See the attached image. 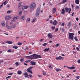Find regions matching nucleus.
Masks as SVG:
<instances>
[{
    "label": "nucleus",
    "mask_w": 80,
    "mask_h": 80,
    "mask_svg": "<svg viewBox=\"0 0 80 80\" xmlns=\"http://www.w3.org/2000/svg\"><path fill=\"white\" fill-rule=\"evenodd\" d=\"M26 58H27V59L32 60V59H37V58H42V56L40 55L33 54L31 56H26Z\"/></svg>",
    "instance_id": "f257e3e1"
},
{
    "label": "nucleus",
    "mask_w": 80,
    "mask_h": 80,
    "mask_svg": "<svg viewBox=\"0 0 80 80\" xmlns=\"http://www.w3.org/2000/svg\"><path fill=\"white\" fill-rule=\"evenodd\" d=\"M30 8L32 10H34L35 8H36V4L33 2H32L29 6Z\"/></svg>",
    "instance_id": "f03ea898"
},
{
    "label": "nucleus",
    "mask_w": 80,
    "mask_h": 80,
    "mask_svg": "<svg viewBox=\"0 0 80 80\" xmlns=\"http://www.w3.org/2000/svg\"><path fill=\"white\" fill-rule=\"evenodd\" d=\"M40 8H38L37 9L36 12V16L37 17L39 16L40 13Z\"/></svg>",
    "instance_id": "7ed1b4c3"
},
{
    "label": "nucleus",
    "mask_w": 80,
    "mask_h": 80,
    "mask_svg": "<svg viewBox=\"0 0 80 80\" xmlns=\"http://www.w3.org/2000/svg\"><path fill=\"white\" fill-rule=\"evenodd\" d=\"M74 34L73 33H69V39H71L72 40H73V35Z\"/></svg>",
    "instance_id": "20e7f679"
},
{
    "label": "nucleus",
    "mask_w": 80,
    "mask_h": 80,
    "mask_svg": "<svg viewBox=\"0 0 80 80\" xmlns=\"http://www.w3.org/2000/svg\"><path fill=\"white\" fill-rule=\"evenodd\" d=\"M33 68V67H31L30 68H29L27 70V72H28L29 73H30L31 74H32L33 73V72H32V71H31V69H32Z\"/></svg>",
    "instance_id": "39448f33"
},
{
    "label": "nucleus",
    "mask_w": 80,
    "mask_h": 80,
    "mask_svg": "<svg viewBox=\"0 0 80 80\" xmlns=\"http://www.w3.org/2000/svg\"><path fill=\"white\" fill-rule=\"evenodd\" d=\"M47 35L48 38L51 39L53 38V35L51 33H48Z\"/></svg>",
    "instance_id": "423d86ee"
},
{
    "label": "nucleus",
    "mask_w": 80,
    "mask_h": 80,
    "mask_svg": "<svg viewBox=\"0 0 80 80\" xmlns=\"http://www.w3.org/2000/svg\"><path fill=\"white\" fill-rule=\"evenodd\" d=\"M12 16L10 15H8L5 16V19L6 20L9 19V18H11Z\"/></svg>",
    "instance_id": "0eeeda50"
},
{
    "label": "nucleus",
    "mask_w": 80,
    "mask_h": 80,
    "mask_svg": "<svg viewBox=\"0 0 80 80\" xmlns=\"http://www.w3.org/2000/svg\"><path fill=\"white\" fill-rule=\"evenodd\" d=\"M24 5V4L22 2H21L18 4V7H23Z\"/></svg>",
    "instance_id": "6e6552de"
},
{
    "label": "nucleus",
    "mask_w": 80,
    "mask_h": 80,
    "mask_svg": "<svg viewBox=\"0 0 80 80\" xmlns=\"http://www.w3.org/2000/svg\"><path fill=\"white\" fill-rule=\"evenodd\" d=\"M64 58L63 57L59 56L56 58V60H63Z\"/></svg>",
    "instance_id": "1a4fd4ad"
},
{
    "label": "nucleus",
    "mask_w": 80,
    "mask_h": 80,
    "mask_svg": "<svg viewBox=\"0 0 80 80\" xmlns=\"http://www.w3.org/2000/svg\"><path fill=\"white\" fill-rule=\"evenodd\" d=\"M22 21H24L25 19V15H24L21 16V18H20Z\"/></svg>",
    "instance_id": "9d476101"
},
{
    "label": "nucleus",
    "mask_w": 80,
    "mask_h": 80,
    "mask_svg": "<svg viewBox=\"0 0 80 80\" xmlns=\"http://www.w3.org/2000/svg\"><path fill=\"white\" fill-rule=\"evenodd\" d=\"M5 43H8V44H12L13 42L10 41H6Z\"/></svg>",
    "instance_id": "9b49d317"
},
{
    "label": "nucleus",
    "mask_w": 80,
    "mask_h": 80,
    "mask_svg": "<svg viewBox=\"0 0 80 80\" xmlns=\"http://www.w3.org/2000/svg\"><path fill=\"white\" fill-rule=\"evenodd\" d=\"M65 9L64 8L62 9L61 11V14L63 15V14H64V13H65Z\"/></svg>",
    "instance_id": "f8f14e48"
},
{
    "label": "nucleus",
    "mask_w": 80,
    "mask_h": 80,
    "mask_svg": "<svg viewBox=\"0 0 80 80\" xmlns=\"http://www.w3.org/2000/svg\"><path fill=\"white\" fill-rule=\"evenodd\" d=\"M2 27H5V21H2L1 22Z\"/></svg>",
    "instance_id": "ddd939ff"
},
{
    "label": "nucleus",
    "mask_w": 80,
    "mask_h": 80,
    "mask_svg": "<svg viewBox=\"0 0 80 80\" xmlns=\"http://www.w3.org/2000/svg\"><path fill=\"white\" fill-rule=\"evenodd\" d=\"M24 74L25 75V77L26 78H27L28 77V73H27V72H25Z\"/></svg>",
    "instance_id": "4468645a"
},
{
    "label": "nucleus",
    "mask_w": 80,
    "mask_h": 80,
    "mask_svg": "<svg viewBox=\"0 0 80 80\" xmlns=\"http://www.w3.org/2000/svg\"><path fill=\"white\" fill-rule=\"evenodd\" d=\"M67 67L68 68V69H70V70H72L75 68V67L73 66H72V67Z\"/></svg>",
    "instance_id": "2eb2a0df"
},
{
    "label": "nucleus",
    "mask_w": 80,
    "mask_h": 80,
    "mask_svg": "<svg viewBox=\"0 0 80 80\" xmlns=\"http://www.w3.org/2000/svg\"><path fill=\"white\" fill-rule=\"evenodd\" d=\"M75 3L76 4H78L80 3V1H79V0H75Z\"/></svg>",
    "instance_id": "dca6fc26"
},
{
    "label": "nucleus",
    "mask_w": 80,
    "mask_h": 80,
    "mask_svg": "<svg viewBox=\"0 0 80 80\" xmlns=\"http://www.w3.org/2000/svg\"><path fill=\"white\" fill-rule=\"evenodd\" d=\"M30 63H31V65H35L36 64V62L33 61H31Z\"/></svg>",
    "instance_id": "f3484780"
},
{
    "label": "nucleus",
    "mask_w": 80,
    "mask_h": 80,
    "mask_svg": "<svg viewBox=\"0 0 80 80\" xmlns=\"http://www.w3.org/2000/svg\"><path fill=\"white\" fill-rule=\"evenodd\" d=\"M14 52V50L12 51L11 50V49H9L7 51V52H8V53H12V52Z\"/></svg>",
    "instance_id": "a211bd4d"
},
{
    "label": "nucleus",
    "mask_w": 80,
    "mask_h": 80,
    "mask_svg": "<svg viewBox=\"0 0 80 80\" xmlns=\"http://www.w3.org/2000/svg\"><path fill=\"white\" fill-rule=\"evenodd\" d=\"M54 22H53V25H57V21H56V20H55L54 21Z\"/></svg>",
    "instance_id": "6ab92c4d"
},
{
    "label": "nucleus",
    "mask_w": 80,
    "mask_h": 80,
    "mask_svg": "<svg viewBox=\"0 0 80 80\" xmlns=\"http://www.w3.org/2000/svg\"><path fill=\"white\" fill-rule=\"evenodd\" d=\"M71 25H72V22H69V23L68 24V28H69L71 26Z\"/></svg>",
    "instance_id": "aec40b11"
},
{
    "label": "nucleus",
    "mask_w": 80,
    "mask_h": 80,
    "mask_svg": "<svg viewBox=\"0 0 80 80\" xmlns=\"http://www.w3.org/2000/svg\"><path fill=\"white\" fill-rule=\"evenodd\" d=\"M6 28H8V29H10L11 28H12L10 26H8V25H6Z\"/></svg>",
    "instance_id": "412c9836"
},
{
    "label": "nucleus",
    "mask_w": 80,
    "mask_h": 80,
    "mask_svg": "<svg viewBox=\"0 0 80 80\" xmlns=\"http://www.w3.org/2000/svg\"><path fill=\"white\" fill-rule=\"evenodd\" d=\"M55 70L57 72H59V71H61V69L59 68H56L55 69Z\"/></svg>",
    "instance_id": "4be33fe9"
},
{
    "label": "nucleus",
    "mask_w": 80,
    "mask_h": 80,
    "mask_svg": "<svg viewBox=\"0 0 80 80\" xmlns=\"http://www.w3.org/2000/svg\"><path fill=\"white\" fill-rule=\"evenodd\" d=\"M74 38L75 41H76V42H78V38H77V37L76 36H75L74 37Z\"/></svg>",
    "instance_id": "5701e85b"
},
{
    "label": "nucleus",
    "mask_w": 80,
    "mask_h": 80,
    "mask_svg": "<svg viewBox=\"0 0 80 80\" xmlns=\"http://www.w3.org/2000/svg\"><path fill=\"white\" fill-rule=\"evenodd\" d=\"M65 10L66 12H68V10H69V8H65Z\"/></svg>",
    "instance_id": "b1692460"
},
{
    "label": "nucleus",
    "mask_w": 80,
    "mask_h": 80,
    "mask_svg": "<svg viewBox=\"0 0 80 80\" xmlns=\"http://www.w3.org/2000/svg\"><path fill=\"white\" fill-rule=\"evenodd\" d=\"M50 49V48H45L44 50V52H48V50H49Z\"/></svg>",
    "instance_id": "393cba45"
},
{
    "label": "nucleus",
    "mask_w": 80,
    "mask_h": 80,
    "mask_svg": "<svg viewBox=\"0 0 80 80\" xmlns=\"http://www.w3.org/2000/svg\"><path fill=\"white\" fill-rule=\"evenodd\" d=\"M18 73L19 75H20V74H22V71H21L19 70L18 71Z\"/></svg>",
    "instance_id": "a878e982"
},
{
    "label": "nucleus",
    "mask_w": 80,
    "mask_h": 80,
    "mask_svg": "<svg viewBox=\"0 0 80 80\" xmlns=\"http://www.w3.org/2000/svg\"><path fill=\"white\" fill-rule=\"evenodd\" d=\"M52 12H53V13H54L55 12H56V8H53L52 10Z\"/></svg>",
    "instance_id": "bb28decb"
},
{
    "label": "nucleus",
    "mask_w": 80,
    "mask_h": 80,
    "mask_svg": "<svg viewBox=\"0 0 80 80\" xmlns=\"http://www.w3.org/2000/svg\"><path fill=\"white\" fill-rule=\"evenodd\" d=\"M67 2V0H62V3H65Z\"/></svg>",
    "instance_id": "cd10ccee"
},
{
    "label": "nucleus",
    "mask_w": 80,
    "mask_h": 80,
    "mask_svg": "<svg viewBox=\"0 0 80 80\" xmlns=\"http://www.w3.org/2000/svg\"><path fill=\"white\" fill-rule=\"evenodd\" d=\"M12 11L9 10L7 12V13L9 14V13H12Z\"/></svg>",
    "instance_id": "c85d7f7f"
},
{
    "label": "nucleus",
    "mask_w": 80,
    "mask_h": 80,
    "mask_svg": "<svg viewBox=\"0 0 80 80\" xmlns=\"http://www.w3.org/2000/svg\"><path fill=\"white\" fill-rule=\"evenodd\" d=\"M15 27H16V25L13 24L12 25V27H11V28H15Z\"/></svg>",
    "instance_id": "c756f323"
},
{
    "label": "nucleus",
    "mask_w": 80,
    "mask_h": 80,
    "mask_svg": "<svg viewBox=\"0 0 80 80\" xmlns=\"http://www.w3.org/2000/svg\"><path fill=\"white\" fill-rule=\"evenodd\" d=\"M20 62H23V61H24V58H20Z\"/></svg>",
    "instance_id": "7c9ffc66"
},
{
    "label": "nucleus",
    "mask_w": 80,
    "mask_h": 80,
    "mask_svg": "<svg viewBox=\"0 0 80 80\" xmlns=\"http://www.w3.org/2000/svg\"><path fill=\"white\" fill-rule=\"evenodd\" d=\"M13 48H15V49H17V48H18V47L16 46H13Z\"/></svg>",
    "instance_id": "2f4dec72"
},
{
    "label": "nucleus",
    "mask_w": 80,
    "mask_h": 80,
    "mask_svg": "<svg viewBox=\"0 0 80 80\" xmlns=\"http://www.w3.org/2000/svg\"><path fill=\"white\" fill-rule=\"evenodd\" d=\"M77 25L75 24L73 26V28H74V29H75L76 28H77Z\"/></svg>",
    "instance_id": "473e14b6"
},
{
    "label": "nucleus",
    "mask_w": 80,
    "mask_h": 80,
    "mask_svg": "<svg viewBox=\"0 0 80 80\" xmlns=\"http://www.w3.org/2000/svg\"><path fill=\"white\" fill-rule=\"evenodd\" d=\"M36 18H34L32 20V22L33 23V22H35V20H36Z\"/></svg>",
    "instance_id": "72a5a7b5"
},
{
    "label": "nucleus",
    "mask_w": 80,
    "mask_h": 80,
    "mask_svg": "<svg viewBox=\"0 0 80 80\" xmlns=\"http://www.w3.org/2000/svg\"><path fill=\"white\" fill-rule=\"evenodd\" d=\"M30 21V18H28L27 19V20L26 21L27 22H29Z\"/></svg>",
    "instance_id": "f704fd0d"
},
{
    "label": "nucleus",
    "mask_w": 80,
    "mask_h": 80,
    "mask_svg": "<svg viewBox=\"0 0 80 80\" xmlns=\"http://www.w3.org/2000/svg\"><path fill=\"white\" fill-rule=\"evenodd\" d=\"M18 45H22V43L18 42Z\"/></svg>",
    "instance_id": "c9c22d12"
},
{
    "label": "nucleus",
    "mask_w": 80,
    "mask_h": 80,
    "mask_svg": "<svg viewBox=\"0 0 80 80\" xmlns=\"http://www.w3.org/2000/svg\"><path fill=\"white\" fill-rule=\"evenodd\" d=\"M22 11H21L19 12V15H22Z\"/></svg>",
    "instance_id": "e433bc0d"
},
{
    "label": "nucleus",
    "mask_w": 80,
    "mask_h": 80,
    "mask_svg": "<svg viewBox=\"0 0 80 80\" xmlns=\"http://www.w3.org/2000/svg\"><path fill=\"white\" fill-rule=\"evenodd\" d=\"M47 45V43H44L42 44V46H46Z\"/></svg>",
    "instance_id": "4c0bfd02"
},
{
    "label": "nucleus",
    "mask_w": 80,
    "mask_h": 80,
    "mask_svg": "<svg viewBox=\"0 0 80 80\" xmlns=\"http://www.w3.org/2000/svg\"><path fill=\"white\" fill-rule=\"evenodd\" d=\"M29 7V6H25V9H27Z\"/></svg>",
    "instance_id": "58836bf2"
},
{
    "label": "nucleus",
    "mask_w": 80,
    "mask_h": 80,
    "mask_svg": "<svg viewBox=\"0 0 80 80\" xmlns=\"http://www.w3.org/2000/svg\"><path fill=\"white\" fill-rule=\"evenodd\" d=\"M76 78L77 79H79L80 78V76H76Z\"/></svg>",
    "instance_id": "ea45409f"
},
{
    "label": "nucleus",
    "mask_w": 80,
    "mask_h": 80,
    "mask_svg": "<svg viewBox=\"0 0 80 80\" xmlns=\"http://www.w3.org/2000/svg\"><path fill=\"white\" fill-rule=\"evenodd\" d=\"M7 1H5L3 3V4L4 5H6L7 4Z\"/></svg>",
    "instance_id": "a19ab883"
},
{
    "label": "nucleus",
    "mask_w": 80,
    "mask_h": 80,
    "mask_svg": "<svg viewBox=\"0 0 80 80\" xmlns=\"http://www.w3.org/2000/svg\"><path fill=\"white\" fill-rule=\"evenodd\" d=\"M79 8V6H76V9H78Z\"/></svg>",
    "instance_id": "79ce46f5"
},
{
    "label": "nucleus",
    "mask_w": 80,
    "mask_h": 80,
    "mask_svg": "<svg viewBox=\"0 0 80 80\" xmlns=\"http://www.w3.org/2000/svg\"><path fill=\"white\" fill-rule=\"evenodd\" d=\"M13 20H17V18L16 17H14L13 18Z\"/></svg>",
    "instance_id": "37998d69"
},
{
    "label": "nucleus",
    "mask_w": 80,
    "mask_h": 80,
    "mask_svg": "<svg viewBox=\"0 0 80 80\" xmlns=\"http://www.w3.org/2000/svg\"><path fill=\"white\" fill-rule=\"evenodd\" d=\"M15 64L17 66H18V65H19V64H18V62H16L15 63Z\"/></svg>",
    "instance_id": "c03bdc74"
},
{
    "label": "nucleus",
    "mask_w": 80,
    "mask_h": 80,
    "mask_svg": "<svg viewBox=\"0 0 80 80\" xmlns=\"http://www.w3.org/2000/svg\"><path fill=\"white\" fill-rule=\"evenodd\" d=\"M27 50H28V48L27 47H26V48L25 49V51H27Z\"/></svg>",
    "instance_id": "a18cd8bd"
},
{
    "label": "nucleus",
    "mask_w": 80,
    "mask_h": 80,
    "mask_svg": "<svg viewBox=\"0 0 80 80\" xmlns=\"http://www.w3.org/2000/svg\"><path fill=\"white\" fill-rule=\"evenodd\" d=\"M55 28V27H52V30H54Z\"/></svg>",
    "instance_id": "49530a36"
},
{
    "label": "nucleus",
    "mask_w": 80,
    "mask_h": 80,
    "mask_svg": "<svg viewBox=\"0 0 80 80\" xmlns=\"http://www.w3.org/2000/svg\"><path fill=\"white\" fill-rule=\"evenodd\" d=\"M70 12H71V8H69V11L68 12V13H70Z\"/></svg>",
    "instance_id": "de8ad7c7"
},
{
    "label": "nucleus",
    "mask_w": 80,
    "mask_h": 80,
    "mask_svg": "<svg viewBox=\"0 0 80 80\" xmlns=\"http://www.w3.org/2000/svg\"><path fill=\"white\" fill-rule=\"evenodd\" d=\"M11 76H9L6 78V79H7V78H11Z\"/></svg>",
    "instance_id": "09e8293b"
},
{
    "label": "nucleus",
    "mask_w": 80,
    "mask_h": 80,
    "mask_svg": "<svg viewBox=\"0 0 80 80\" xmlns=\"http://www.w3.org/2000/svg\"><path fill=\"white\" fill-rule=\"evenodd\" d=\"M59 46V44H57L55 45V47H58Z\"/></svg>",
    "instance_id": "8fccbe9b"
},
{
    "label": "nucleus",
    "mask_w": 80,
    "mask_h": 80,
    "mask_svg": "<svg viewBox=\"0 0 80 80\" xmlns=\"http://www.w3.org/2000/svg\"><path fill=\"white\" fill-rule=\"evenodd\" d=\"M58 28L55 29L56 32H58Z\"/></svg>",
    "instance_id": "3c124183"
},
{
    "label": "nucleus",
    "mask_w": 80,
    "mask_h": 80,
    "mask_svg": "<svg viewBox=\"0 0 80 80\" xmlns=\"http://www.w3.org/2000/svg\"><path fill=\"white\" fill-rule=\"evenodd\" d=\"M28 77H30V78H32V75L29 74L28 75Z\"/></svg>",
    "instance_id": "603ef678"
},
{
    "label": "nucleus",
    "mask_w": 80,
    "mask_h": 80,
    "mask_svg": "<svg viewBox=\"0 0 80 80\" xmlns=\"http://www.w3.org/2000/svg\"><path fill=\"white\" fill-rule=\"evenodd\" d=\"M22 10H24V9H25V6H23V7H22Z\"/></svg>",
    "instance_id": "864d4df0"
},
{
    "label": "nucleus",
    "mask_w": 80,
    "mask_h": 80,
    "mask_svg": "<svg viewBox=\"0 0 80 80\" xmlns=\"http://www.w3.org/2000/svg\"><path fill=\"white\" fill-rule=\"evenodd\" d=\"M13 74V73L12 72H11L10 73H9L8 74L9 75H12Z\"/></svg>",
    "instance_id": "5fc2aeb1"
},
{
    "label": "nucleus",
    "mask_w": 80,
    "mask_h": 80,
    "mask_svg": "<svg viewBox=\"0 0 80 80\" xmlns=\"http://www.w3.org/2000/svg\"><path fill=\"white\" fill-rule=\"evenodd\" d=\"M76 49H77V50L78 51H79V48H78V47H77V48H76Z\"/></svg>",
    "instance_id": "6e6d98bb"
},
{
    "label": "nucleus",
    "mask_w": 80,
    "mask_h": 80,
    "mask_svg": "<svg viewBox=\"0 0 80 80\" xmlns=\"http://www.w3.org/2000/svg\"><path fill=\"white\" fill-rule=\"evenodd\" d=\"M53 22L52 21V20H51L50 21V22L51 24L52 23V22Z\"/></svg>",
    "instance_id": "4d7b16f0"
},
{
    "label": "nucleus",
    "mask_w": 80,
    "mask_h": 80,
    "mask_svg": "<svg viewBox=\"0 0 80 80\" xmlns=\"http://www.w3.org/2000/svg\"><path fill=\"white\" fill-rule=\"evenodd\" d=\"M64 25H65V23L63 22L62 24V26H64Z\"/></svg>",
    "instance_id": "13d9d810"
},
{
    "label": "nucleus",
    "mask_w": 80,
    "mask_h": 80,
    "mask_svg": "<svg viewBox=\"0 0 80 80\" xmlns=\"http://www.w3.org/2000/svg\"><path fill=\"white\" fill-rule=\"evenodd\" d=\"M2 7H3V4H2L0 6V8H2Z\"/></svg>",
    "instance_id": "bf43d9fd"
},
{
    "label": "nucleus",
    "mask_w": 80,
    "mask_h": 80,
    "mask_svg": "<svg viewBox=\"0 0 80 80\" xmlns=\"http://www.w3.org/2000/svg\"><path fill=\"white\" fill-rule=\"evenodd\" d=\"M12 22H15V20H13L12 21Z\"/></svg>",
    "instance_id": "052dcab7"
},
{
    "label": "nucleus",
    "mask_w": 80,
    "mask_h": 80,
    "mask_svg": "<svg viewBox=\"0 0 80 80\" xmlns=\"http://www.w3.org/2000/svg\"><path fill=\"white\" fill-rule=\"evenodd\" d=\"M74 12H72V17H73V14H74Z\"/></svg>",
    "instance_id": "680f3d73"
},
{
    "label": "nucleus",
    "mask_w": 80,
    "mask_h": 80,
    "mask_svg": "<svg viewBox=\"0 0 80 80\" xmlns=\"http://www.w3.org/2000/svg\"><path fill=\"white\" fill-rule=\"evenodd\" d=\"M78 63H80V59H78Z\"/></svg>",
    "instance_id": "e2e57ef3"
},
{
    "label": "nucleus",
    "mask_w": 80,
    "mask_h": 80,
    "mask_svg": "<svg viewBox=\"0 0 80 80\" xmlns=\"http://www.w3.org/2000/svg\"><path fill=\"white\" fill-rule=\"evenodd\" d=\"M0 62H3V60H0Z\"/></svg>",
    "instance_id": "0e129e2a"
},
{
    "label": "nucleus",
    "mask_w": 80,
    "mask_h": 80,
    "mask_svg": "<svg viewBox=\"0 0 80 80\" xmlns=\"http://www.w3.org/2000/svg\"><path fill=\"white\" fill-rule=\"evenodd\" d=\"M76 20H77V21H78V20H79L78 18H76Z\"/></svg>",
    "instance_id": "69168bd1"
},
{
    "label": "nucleus",
    "mask_w": 80,
    "mask_h": 80,
    "mask_svg": "<svg viewBox=\"0 0 80 80\" xmlns=\"http://www.w3.org/2000/svg\"><path fill=\"white\" fill-rule=\"evenodd\" d=\"M7 7H8V8H9V7H10V5H8L7 6Z\"/></svg>",
    "instance_id": "338daca9"
},
{
    "label": "nucleus",
    "mask_w": 80,
    "mask_h": 80,
    "mask_svg": "<svg viewBox=\"0 0 80 80\" xmlns=\"http://www.w3.org/2000/svg\"><path fill=\"white\" fill-rule=\"evenodd\" d=\"M52 17L51 15H50L49 16V18H52Z\"/></svg>",
    "instance_id": "774afa93"
}]
</instances>
